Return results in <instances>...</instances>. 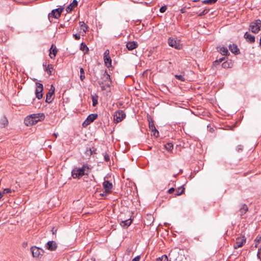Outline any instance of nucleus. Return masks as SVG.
Instances as JSON below:
<instances>
[{"instance_id":"obj_20","label":"nucleus","mask_w":261,"mask_h":261,"mask_svg":"<svg viewBox=\"0 0 261 261\" xmlns=\"http://www.w3.org/2000/svg\"><path fill=\"white\" fill-rule=\"evenodd\" d=\"M244 38L250 43H253L255 41V37L248 32L244 34Z\"/></svg>"},{"instance_id":"obj_4","label":"nucleus","mask_w":261,"mask_h":261,"mask_svg":"<svg viewBox=\"0 0 261 261\" xmlns=\"http://www.w3.org/2000/svg\"><path fill=\"white\" fill-rule=\"evenodd\" d=\"M251 31L253 33H257L261 28V20L257 19L251 23L250 25Z\"/></svg>"},{"instance_id":"obj_42","label":"nucleus","mask_w":261,"mask_h":261,"mask_svg":"<svg viewBox=\"0 0 261 261\" xmlns=\"http://www.w3.org/2000/svg\"><path fill=\"white\" fill-rule=\"evenodd\" d=\"M104 158H105V160L106 161V162H108L110 161V156L109 155V154H108L107 153H106L104 155Z\"/></svg>"},{"instance_id":"obj_50","label":"nucleus","mask_w":261,"mask_h":261,"mask_svg":"<svg viewBox=\"0 0 261 261\" xmlns=\"http://www.w3.org/2000/svg\"><path fill=\"white\" fill-rule=\"evenodd\" d=\"M3 196V193L2 192H0V199Z\"/></svg>"},{"instance_id":"obj_41","label":"nucleus","mask_w":261,"mask_h":261,"mask_svg":"<svg viewBox=\"0 0 261 261\" xmlns=\"http://www.w3.org/2000/svg\"><path fill=\"white\" fill-rule=\"evenodd\" d=\"M236 149L239 152L240 151H242L243 150V146L241 145H239L237 146V148H236Z\"/></svg>"},{"instance_id":"obj_1","label":"nucleus","mask_w":261,"mask_h":261,"mask_svg":"<svg viewBox=\"0 0 261 261\" xmlns=\"http://www.w3.org/2000/svg\"><path fill=\"white\" fill-rule=\"evenodd\" d=\"M91 167L87 164H84L82 167H74L71 171L73 178H80L84 175H88L91 172Z\"/></svg>"},{"instance_id":"obj_3","label":"nucleus","mask_w":261,"mask_h":261,"mask_svg":"<svg viewBox=\"0 0 261 261\" xmlns=\"http://www.w3.org/2000/svg\"><path fill=\"white\" fill-rule=\"evenodd\" d=\"M102 81H99V85L105 84L106 86H109L111 82L110 80V75L108 73L106 70L101 71Z\"/></svg>"},{"instance_id":"obj_36","label":"nucleus","mask_w":261,"mask_h":261,"mask_svg":"<svg viewBox=\"0 0 261 261\" xmlns=\"http://www.w3.org/2000/svg\"><path fill=\"white\" fill-rule=\"evenodd\" d=\"M209 12L208 9H205L201 12L198 14V16L200 17L206 14Z\"/></svg>"},{"instance_id":"obj_30","label":"nucleus","mask_w":261,"mask_h":261,"mask_svg":"<svg viewBox=\"0 0 261 261\" xmlns=\"http://www.w3.org/2000/svg\"><path fill=\"white\" fill-rule=\"evenodd\" d=\"M0 123L4 125V127L8 124V121L5 116L2 117L0 120Z\"/></svg>"},{"instance_id":"obj_17","label":"nucleus","mask_w":261,"mask_h":261,"mask_svg":"<svg viewBox=\"0 0 261 261\" xmlns=\"http://www.w3.org/2000/svg\"><path fill=\"white\" fill-rule=\"evenodd\" d=\"M49 56L51 59H54L57 54L58 50L54 44H52L50 49Z\"/></svg>"},{"instance_id":"obj_9","label":"nucleus","mask_w":261,"mask_h":261,"mask_svg":"<svg viewBox=\"0 0 261 261\" xmlns=\"http://www.w3.org/2000/svg\"><path fill=\"white\" fill-rule=\"evenodd\" d=\"M55 87L51 86L50 89L46 95L45 102L48 103H51L54 99Z\"/></svg>"},{"instance_id":"obj_39","label":"nucleus","mask_w":261,"mask_h":261,"mask_svg":"<svg viewBox=\"0 0 261 261\" xmlns=\"http://www.w3.org/2000/svg\"><path fill=\"white\" fill-rule=\"evenodd\" d=\"M167 10V7L166 6H162L160 8V12L161 13H164L166 11V10Z\"/></svg>"},{"instance_id":"obj_52","label":"nucleus","mask_w":261,"mask_h":261,"mask_svg":"<svg viewBox=\"0 0 261 261\" xmlns=\"http://www.w3.org/2000/svg\"><path fill=\"white\" fill-rule=\"evenodd\" d=\"M257 246H258V244H257V243L255 245V247H256H256H257Z\"/></svg>"},{"instance_id":"obj_45","label":"nucleus","mask_w":261,"mask_h":261,"mask_svg":"<svg viewBox=\"0 0 261 261\" xmlns=\"http://www.w3.org/2000/svg\"><path fill=\"white\" fill-rule=\"evenodd\" d=\"M109 54H110V51H109V49H107L105 53H104V57H108V56H109Z\"/></svg>"},{"instance_id":"obj_6","label":"nucleus","mask_w":261,"mask_h":261,"mask_svg":"<svg viewBox=\"0 0 261 261\" xmlns=\"http://www.w3.org/2000/svg\"><path fill=\"white\" fill-rule=\"evenodd\" d=\"M168 43L170 46L174 47L175 49H180L182 48V44L180 43L179 40L177 39L170 37L168 39Z\"/></svg>"},{"instance_id":"obj_51","label":"nucleus","mask_w":261,"mask_h":261,"mask_svg":"<svg viewBox=\"0 0 261 261\" xmlns=\"http://www.w3.org/2000/svg\"><path fill=\"white\" fill-rule=\"evenodd\" d=\"M89 151H90V154H92V151H91V149H89Z\"/></svg>"},{"instance_id":"obj_35","label":"nucleus","mask_w":261,"mask_h":261,"mask_svg":"<svg viewBox=\"0 0 261 261\" xmlns=\"http://www.w3.org/2000/svg\"><path fill=\"white\" fill-rule=\"evenodd\" d=\"M156 261H168V258L167 255H164L158 258Z\"/></svg>"},{"instance_id":"obj_27","label":"nucleus","mask_w":261,"mask_h":261,"mask_svg":"<svg viewBox=\"0 0 261 261\" xmlns=\"http://www.w3.org/2000/svg\"><path fill=\"white\" fill-rule=\"evenodd\" d=\"M80 24L81 30H82L84 32L86 33L88 29V26L84 23V21H80Z\"/></svg>"},{"instance_id":"obj_40","label":"nucleus","mask_w":261,"mask_h":261,"mask_svg":"<svg viewBox=\"0 0 261 261\" xmlns=\"http://www.w3.org/2000/svg\"><path fill=\"white\" fill-rule=\"evenodd\" d=\"M224 59V58H220L219 60H216L214 62V65H217V64H219V63L221 62Z\"/></svg>"},{"instance_id":"obj_7","label":"nucleus","mask_w":261,"mask_h":261,"mask_svg":"<svg viewBox=\"0 0 261 261\" xmlns=\"http://www.w3.org/2000/svg\"><path fill=\"white\" fill-rule=\"evenodd\" d=\"M102 185L105 191L104 193L101 194L102 196L107 195L108 194L111 192L113 188L112 182H110L109 180H105Z\"/></svg>"},{"instance_id":"obj_16","label":"nucleus","mask_w":261,"mask_h":261,"mask_svg":"<svg viewBox=\"0 0 261 261\" xmlns=\"http://www.w3.org/2000/svg\"><path fill=\"white\" fill-rule=\"evenodd\" d=\"M77 1L76 0H73L72 2L66 8V10L67 13L70 12L73 9L77 6Z\"/></svg>"},{"instance_id":"obj_13","label":"nucleus","mask_w":261,"mask_h":261,"mask_svg":"<svg viewBox=\"0 0 261 261\" xmlns=\"http://www.w3.org/2000/svg\"><path fill=\"white\" fill-rule=\"evenodd\" d=\"M31 250L34 257H39L40 255H42V253H43V250L36 246L32 247Z\"/></svg>"},{"instance_id":"obj_8","label":"nucleus","mask_w":261,"mask_h":261,"mask_svg":"<svg viewBox=\"0 0 261 261\" xmlns=\"http://www.w3.org/2000/svg\"><path fill=\"white\" fill-rule=\"evenodd\" d=\"M36 88L35 90L36 97L40 99L43 96L42 91L43 90V86L41 83L36 82Z\"/></svg>"},{"instance_id":"obj_19","label":"nucleus","mask_w":261,"mask_h":261,"mask_svg":"<svg viewBox=\"0 0 261 261\" xmlns=\"http://www.w3.org/2000/svg\"><path fill=\"white\" fill-rule=\"evenodd\" d=\"M230 50L235 55H238L240 53L239 49L238 48L237 45L234 44H230L229 46Z\"/></svg>"},{"instance_id":"obj_22","label":"nucleus","mask_w":261,"mask_h":261,"mask_svg":"<svg viewBox=\"0 0 261 261\" xmlns=\"http://www.w3.org/2000/svg\"><path fill=\"white\" fill-rule=\"evenodd\" d=\"M132 221L130 219H128L127 220H125L124 221H122L120 224L123 227H128L132 223Z\"/></svg>"},{"instance_id":"obj_25","label":"nucleus","mask_w":261,"mask_h":261,"mask_svg":"<svg viewBox=\"0 0 261 261\" xmlns=\"http://www.w3.org/2000/svg\"><path fill=\"white\" fill-rule=\"evenodd\" d=\"M185 188L183 186L179 187L176 191V193L175 194V196H179L183 194L185 192Z\"/></svg>"},{"instance_id":"obj_54","label":"nucleus","mask_w":261,"mask_h":261,"mask_svg":"<svg viewBox=\"0 0 261 261\" xmlns=\"http://www.w3.org/2000/svg\"><path fill=\"white\" fill-rule=\"evenodd\" d=\"M259 44H260V46H261V37H260V42H259Z\"/></svg>"},{"instance_id":"obj_32","label":"nucleus","mask_w":261,"mask_h":261,"mask_svg":"<svg viewBox=\"0 0 261 261\" xmlns=\"http://www.w3.org/2000/svg\"><path fill=\"white\" fill-rule=\"evenodd\" d=\"M92 105L93 107H95L98 103V97L97 96H92Z\"/></svg>"},{"instance_id":"obj_55","label":"nucleus","mask_w":261,"mask_h":261,"mask_svg":"<svg viewBox=\"0 0 261 261\" xmlns=\"http://www.w3.org/2000/svg\"><path fill=\"white\" fill-rule=\"evenodd\" d=\"M55 233V231H53V233L54 234Z\"/></svg>"},{"instance_id":"obj_48","label":"nucleus","mask_w":261,"mask_h":261,"mask_svg":"<svg viewBox=\"0 0 261 261\" xmlns=\"http://www.w3.org/2000/svg\"><path fill=\"white\" fill-rule=\"evenodd\" d=\"M180 12H181V13H186V9H185V8H181V9L180 10Z\"/></svg>"},{"instance_id":"obj_28","label":"nucleus","mask_w":261,"mask_h":261,"mask_svg":"<svg viewBox=\"0 0 261 261\" xmlns=\"http://www.w3.org/2000/svg\"><path fill=\"white\" fill-rule=\"evenodd\" d=\"M80 49L82 50L83 51H86L87 52L89 50L88 47L86 45L85 43L84 42H82L81 43L80 45Z\"/></svg>"},{"instance_id":"obj_15","label":"nucleus","mask_w":261,"mask_h":261,"mask_svg":"<svg viewBox=\"0 0 261 261\" xmlns=\"http://www.w3.org/2000/svg\"><path fill=\"white\" fill-rule=\"evenodd\" d=\"M126 48L129 50H132L138 46V44L136 41H129L126 43Z\"/></svg>"},{"instance_id":"obj_31","label":"nucleus","mask_w":261,"mask_h":261,"mask_svg":"<svg viewBox=\"0 0 261 261\" xmlns=\"http://www.w3.org/2000/svg\"><path fill=\"white\" fill-rule=\"evenodd\" d=\"M85 79V71L83 68H80V80L83 81Z\"/></svg>"},{"instance_id":"obj_38","label":"nucleus","mask_w":261,"mask_h":261,"mask_svg":"<svg viewBox=\"0 0 261 261\" xmlns=\"http://www.w3.org/2000/svg\"><path fill=\"white\" fill-rule=\"evenodd\" d=\"M11 192V190L9 188H6V189H5L3 191V192H2L3 193V195H4V194H7V193H10Z\"/></svg>"},{"instance_id":"obj_44","label":"nucleus","mask_w":261,"mask_h":261,"mask_svg":"<svg viewBox=\"0 0 261 261\" xmlns=\"http://www.w3.org/2000/svg\"><path fill=\"white\" fill-rule=\"evenodd\" d=\"M261 241V237L259 236H257L256 239H255V241L257 243H259Z\"/></svg>"},{"instance_id":"obj_12","label":"nucleus","mask_w":261,"mask_h":261,"mask_svg":"<svg viewBox=\"0 0 261 261\" xmlns=\"http://www.w3.org/2000/svg\"><path fill=\"white\" fill-rule=\"evenodd\" d=\"M97 114H91L87 117V119L83 122L82 125L84 127H86L91 122L94 121L97 118Z\"/></svg>"},{"instance_id":"obj_2","label":"nucleus","mask_w":261,"mask_h":261,"mask_svg":"<svg viewBox=\"0 0 261 261\" xmlns=\"http://www.w3.org/2000/svg\"><path fill=\"white\" fill-rule=\"evenodd\" d=\"M44 118L45 115L43 113L33 114L24 119V122L28 126L32 125L35 124L38 121L43 120Z\"/></svg>"},{"instance_id":"obj_23","label":"nucleus","mask_w":261,"mask_h":261,"mask_svg":"<svg viewBox=\"0 0 261 261\" xmlns=\"http://www.w3.org/2000/svg\"><path fill=\"white\" fill-rule=\"evenodd\" d=\"M54 70V66L53 64H48L45 68V71L49 75L52 74V71Z\"/></svg>"},{"instance_id":"obj_24","label":"nucleus","mask_w":261,"mask_h":261,"mask_svg":"<svg viewBox=\"0 0 261 261\" xmlns=\"http://www.w3.org/2000/svg\"><path fill=\"white\" fill-rule=\"evenodd\" d=\"M104 61L106 65L109 67L111 65L112 60L110 56L104 57Z\"/></svg>"},{"instance_id":"obj_47","label":"nucleus","mask_w":261,"mask_h":261,"mask_svg":"<svg viewBox=\"0 0 261 261\" xmlns=\"http://www.w3.org/2000/svg\"><path fill=\"white\" fill-rule=\"evenodd\" d=\"M174 191L175 189L174 188H171L168 190V192L169 194H172Z\"/></svg>"},{"instance_id":"obj_43","label":"nucleus","mask_w":261,"mask_h":261,"mask_svg":"<svg viewBox=\"0 0 261 261\" xmlns=\"http://www.w3.org/2000/svg\"><path fill=\"white\" fill-rule=\"evenodd\" d=\"M74 37L76 40H79L81 38V36L80 34H74Z\"/></svg>"},{"instance_id":"obj_5","label":"nucleus","mask_w":261,"mask_h":261,"mask_svg":"<svg viewBox=\"0 0 261 261\" xmlns=\"http://www.w3.org/2000/svg\"><path fill=\"white\" fill-rule=\"evenodd\" d=\"M126 116L125 112L123 110H118L114 114V120L116 123L121 122Z\"/></svg>"},{"instance_id":"obj_18","label":"nucleus","mask_w":261,"mask_h":261,"mask_svg":"<svg viewBox=\"0 0 261 261\" xmlns=\"http://www.w3.org/2000/svg\"><path fill=\"white\" fill-rule=\"evenodd\" d=\"M47 248L51 251L55 250L57 247L56 243L53 241H48L47 243Z\"/></svg>"},{"instance_id":"obj_11","label":"nucleus","mask_w":261,"mask_h":261,"mask_svg":"<svg viewBox=\"0 0 261 261\" xmlns=\"http://www.w3.org/2000/svg\"><path fill=\"white\" fill-rule=\"evenodd\" d=\"M63 9V8H58L53 10L51 13H49L48 18H49L50 17H53L56 19L59 18L61 16Z\"/></svg>"},{"instance_id":"obj_37","label":"nucleus","mask_w":261,"mask_h":261,"mask_svg":"<svg viewBox=\"0 0 261 261\" xmlns=\"http://www.w3.org/2000/svg\"><path fill=\"white\" fill-rule=\"evenodd\" d=\"M175 77L176 79L180 81H185V78L184 77L183 75H177V74H176L175 75Z\"/></svg>"},{"instance_id":"obj_46","label":"nucleus","mask_w":261,"mask_h":261,"mask_svg":"<svg viewBox=\"0 0 261 261\" xmlns=\"http://www.w3.org/2000/svg\"><path fill=\"white\" fill-rule=\"evenodd\" d=\"M140 259V256L138 255L133 259L132 261H139Z\"/></svg>"},{"instance_id":"obj_14","label":"nucleus","mask_w":261,"mask_h":261,"mask_svg":"<svg viewBox=\"0 0 261 261\" xmlns=\"http://www.w3.org/2000/svg\"><path fill=\"white\" fill-rule=\"evenodd\" d=\"M149 128L152 132H153V135L156 137H158L159 133L156 129L155 126L154 124V122L152 120L149 121Z\"/></svg>"},{"instance_id":"obj_33","label":"nucleus","mask_w":261,"mask_h":261,"mask_svg":"<svg viewBox=\"0 0 261 261\" xmlns=\"http://www.w3.org/2000/svg\"><path fill=\"white\" fill-rule=\"evenodd\" d=\"M230 64L231 63L230 62L226 61L222 64V66L224 68H228L231 67Z\"/></svg>"},{"instance_id":"obj_21","label":"nucleus","mask_w":261,"mask_h":261,"mask_svg":"<svg viewBox=\"0 0 261 261\" xmlns=\"http://www.w3.org/2000/svg\"><path fill=\"white\" fill-rule=\"evenodd\" d=\"M248 211V207L247 205L245 204H241V206L240 208V212L241 216H242L244 214H245Z\"/></svg>"},{"instance_id":"obj_26","label":"nucleus","mask_w":261,"mask_h":261,"mask_svg":"<svg viewBox=\"0 0 261 261\" xmlns=\"http://www.w3.org/2000/svg\"><path fill=\"white\" fill-rule=\"evenodd\" d=\"M219 51L222 55H224V56L227 55L228 54V50L227 48L225 47H220V49H219Z\"/></svg>"},{"instance_id":"obj_53","label":"nucleus","mask_w":261,"mask_h":261,"mask_svg":"<svg viewBox=\"0 0 261 261\" xmlns=\"http://www.w3.org/2000/svg\"><path fill=\"white\" fill-rule=\"evenodd\" d=\"M199 1V0H193V2H198Z\"/></svg>"},{"instance_id":"obj_10","label":"nucleus","mask_w":261,"mask_h":261,"mask_svg":"<svg viewBox=\"0 0 261 261\" xmlns=\"http://www.w3.org/2000/svg\"><path fill=\"white\" fill-rule=\"evenodd\" d=\"M246 243V238L245 236H241L238 237L236 239V241L233 244L234 249H238L242 247Z\"/></svg>"},{"instance_id":"obj_34","label":"nucleus","mask_w":261,"mask_h":261,"mask_svg":"<svg viewBox=\"0 0 261 261\" xmlns=\"http://www.w3.org/2000/svg\"><path fill=\"white\" fill-rule=\"evenodd\" d=\"M217 0H204L202 2L205 4H212L216 3Z\"/></svg>"},{"instance_id":"obj_49","label":"nucleus","mask_w":261,"mask_h":261,"mask_svg":"<svg viewBox=\"0 0 261 261\" xmlns=\"http://www.w3.org/2000/svg\"><path fill=\"white\" fill-rule=\"evenodd\" d=\"M261 254V247L258 249V253H257V255L258 256L259 254Z\"/></svg>"},{"instance_id":"obj_29","label":"nucleus","mask_w":261,"mask_h":261,"mask_svg":"<svg viewBox=\"0 0 261 261\" xmlns=\"http://www.w3.org/2000/svg\"><path fill=\"white\" fill-rule=\"evenodd\" d=\"M165 148L168 151H171L173 148V145L171 143H167L165 145Z\"/></svg>"}]
</instances>
